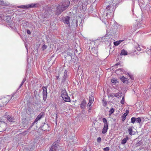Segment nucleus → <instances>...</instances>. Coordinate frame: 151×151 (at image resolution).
<instances>
[{
  "mask_svg": "<svg viewBox=\"0 0 151 151\" xmlns=\"http://www.w3.org/2000/svg\"><path fill=\"white\" fill-rule=\"evenodd\" d=\"M25 81H22L21 83H22V84H23L24 83V82Z\"/></svg>",
  "mask_w": 151,
  "mask_h": 151,
  "instance_id": "nucleus-51",
  "label": "nucleus"
},
{
  "mask_svg": "<svg viewBox=\"0 0 151 151\" xmlns=\"http://www.w3.org/2000/svg\"><path fill=\"white\" fill-rule=\"evenodd\" d=\"M102 121L104 123V125L108 126V123L107 122V120L105 118H103L102 119Z\"/></svg>",
  "mask_w": 151,
  "mask_h": 151,
  "instance_id": "nucleus-23",
  "label": "nucleus"
},
{
  "mask_svg": "<svg viewBox=\"0 0 151 151\" xmlns=\"http://www.w3.org/2000/svg\"><path fill=\"white\" fill-rule=\"evenodd\" d=\"M117 25H118V28L119 29H120L122 27V26L118 24H117Z\"/></svg>",
  "mask_w": 151,
  "mask_h": 151,
  "instance_id": "nucleus-42",
  "label": "nucleus"
},
{
  "mask_svg": "<svg viewBox=\"0 0 151 151\" xmlns=\"http://www.w3.org/2000/svg\"><path fill=\"white\" fill-rule=\"evenodd\" d=\"M27 33L28 34L30 35L31 34L30 31L29 30L27 29Z\"/></svg>",
  "mask_w": 151,
  "mask_h": 151,
  "instance_id": "nucleus-40",
  "label": "nucleus"
},
{
  "mask_svg": "<svg viewBox=\"0 0 151 151\" xmlns=\"http://www.w3.org/2000/svg\"><path fill=\"white\" fill-rule=\"evenodd\" d=\"M127 54V52L125 50L123 49L121 51V53H120L121 55H126Z\"/></svg>",
  "mask_w": 151,
  "mask_h": 151,
  "instance_id": "nucleus-21",
  "label": "nucleus"
},
{
  "mask_svg": "<svg viewBox=\"0 0 151 151\" xmlns=\"http://www.w3.org/2000/svg\"><path fill=\"white\" fill-rule=\"evenodd\" d=\"M111 82L112 83L114 84H116V83H118V81L115 79H112L111 80Z\"/></svg>",
  "mask_w": 151,
  "mask_h": 151,
  "instance_id": "nucleus-27",
  "label": "nucleus"
},
{
  "mask_svg": "<svg viewBox=\"0 0 151 151\" xmlns=\"http://www.w3.org/2000/svg\"><path fill=\"white\" fill-rule=\"evenodd\" d=\"M101 141V138L100 137H99L97 139V141L98 142H100Z\"/></svg>",
  "mask_w": 151,
  "mask_h": 151,
  "instance_id": "nucleus-37",
  "label": "nucleus"
},
{
  "mask_svg": "<svg viewBox=\"0 0 151 151\" xmlns=\"http://www.w3.org/2000/svg\"><path fill=\"white\" fill-rule=\"evenodd\" d=\"M44 116V113L43 112H41L38 116L37 117L35 120V122H37L38 120H40L41 118L43 117Z\"/></svg>",
  "mask_w": 151,
  "mask_h": 151,
  "instance_id": "nucleus-8",
  "label": "nucleus"
},
{
  "mask_svg": "<svg viewBox=\"0 0 151 151\" xmlns=\"http://www.w3.org/2000/svg\"><path fill=\"white\" fill-rule=\"evenodd\" d=\"M10 99V97L9 96H7L6 98H4L3 100V104L4 105H6V104L9 101Z\"/></svg>",
  "mask_w": 151,
  "mask_h": 151,
  "instance_id": "nucleus-9",
  "label": "nucleus"
},
{
  "mask_svg": "<svg viewBox=\"0 0 151 151\" xmlns=\"http://www.w3.org/2000/svg\"><path fill=\"white\" fill-rule=\"evenodd\" d=\"M47 46L46 45H44L42 47V48L43 50H44L47 48Z\"/></svg>",
  "mask_w": 151,
  "mask_h": 151,
  "instance_id": "nucleus-34",
  "label": "nucleus"
},
{
  "mask_svg": "<svg viewBox=\"0 0 151 151\" xmlns=\"http://www.w3.org/2000/svg\"><path fill=\"white\" fill-rule=\"evenodd\" d=\"M15 97V98H16L17 97V96L16 95V93H14V94H13L12 96L11 97V99H12L13 97Z\"/></svg>",
  "mask_w": 151,
  "mask_h": 151,
  "instance_id": "nucleus-36",
  "label": "nucleus"
},
{
  "mask_svg": "<svg viewBox=\"0 0 151 151\" xmlns=\"http://www.w3.org/2000/svg\"><path fill=\"white\" fill-rule=\"evenodd\" d=\"M62 98L66 102H70V98L68 95L66 96H65L64 97H62Z\"/></svg>",
  "mask_w": 151,
  "mask_h": 151,
  "instance_id": "nucleus-15",
  "label": "nucleus"
},
{
  "mask_svg": "<svg viewBox=\"0 0 151 151\" xmlns=\"http://www.w3.org/2000/svg\"><path fill=\"white\" fill-rule=\"evenodd\" d=\"M5 4H6L4 1H0V5H5Z\"/></svg>",
  "mask_w": 151,
  "mask_h": 151,
  "instance_id": "nucleus-35",
  "label": "nucleus"
},
{
  "mask_svg": "<svg viewBox=\"0 0 151 151\" xmlns=\"http://www.w3.org/2000/svg\"><path fill=\"white\" fill-rule=\"evenodd\" d=\"M22 85H23L22 83H21L20 85L19 88H21V87L22 86Z\"/></svg>",
  "mask_w": 151,
  "mask_h": 151,
  "instance_id": "nucleus-47",
  "label": "nucleus"
},
{
  "mask_svg": "<svg viewBox=\"0 0 151 151\" xmlns=\"http://www.w3.org/2000/svg\"><path fill=\"white\" fill-rule=\"evenodd\" d=\"M1 17L0 16V20H1Z\"/></svg>",
  "mask_w": 151,
  "mask_h": 151,
  "instance_id": "nucleus-53",
  "label": "nucleus"
},
{
  "mask_svg": "<svg viewBox=\"0 0 151 151\" xmlns=\"http://www.w3.org/2000/svg\"><path fill=\"white\" fill-rule=\"evenodd\" d=\"M115 97H119L121 96L122 95V92L119 91L118 93H115Z\"/></svg>",
  "mask_w": 151,
  "mask_h": 151,
  "instance_id": "nucleus-20",
  "label": "nucleus"
},
{
  "mask_svg": "<svg viewBox=\"0 0 151 151\" xmlns=\"http://www.w3.org/2000/svg\"><path fill=\"white\" fill-rule=\"evenodd\" d=\"M136 121V118L134 117H132L131 119V122L134 124Z\"/></svg>",
  "mask_w": 151,
  "mask_h": 151,
  "instance_id": "nucleus-26",
  "label": "nucleus"
},
{
  "mask_svg": "<svg viewBox=\"0 0 151 151\" xmlns=\"http://www.w3.org/2000/svg\"><path fill=\"white\" fill-rule=\"evenodd\" d=\"M86 103V101L85 99H84L81 104L80 106L82 109H85Z\"/></svg>",
  "mask_w": 151,
  "mask_h": 151,
  "instance_id": "nucleus-12",
  "label": "nucleus"
},
{
  "mask_svg": "<svg viewBox=\"0 0 151 151\" xmlns=\"http://www.w3.org/2000/svg\"><path fill=\"white\" fill-rule=\"evenodd\" d=\"M128 132L129 134L130 135H132L134 134V132L132 129V127H129L128 129Z\"/></svg>",
  "mask_w": 151,
  "mask_h": 151,
  "instance_id": "nucleus-13",
  "label": "nucleus"
},
{
  "mask_svg": "<svg viewBox=\"0 0 151 151\" xmlns=\"http://www.w3.org/2000/svg\"><path fill=\"white\" fill-rule=\"evenodd\" d=\"M52 11H53V10L50 9L45 11L44 13L42 14V18L43 19L48 18L52 14Z\"/></svg>",
  "mask_w": 151,
  "mask_h": 151,
  "instance_id": "nucleus-4",
  "label": "nucleus"
},
{
  "mask_svg": "<svg viewBox=\"0 0 151 151\" xmlns=\"http://www.w3.org/2000/svg\"><path fill=\"white\" fill-rule=\"evenodd\" d=\"M26 80V79L25 78H24L23 80V81H25Z\"/></svg>",
  "mask_w": 151,
  "mask_h": 151,
  "instance_id": "nucleus-49",
  "label": "nucleus"
},
{
  "mask_svg": "<svg viewBox=\"0 0 151 151\" xmlns=\"http://www.w3.org/2000/svg\"><path fill=\"white\" fill-rule=\"evenodd\" d=\"M92 103H93L89 102V103L88 104V106H89V107H90L91 105V104Z\"/></svg>",
  "mask_w": 151,
  "mask_h": 151,
  "instance_id": "nucleus-38",
  "label": "nucleus"
},
{
  "mask_svg": "<svg viewBox=\"0 0 151 151\" xmlns=\"http://www.w3.org/2000/svg\"><path fill=\"white\" fill-rule=\"evenodd\" d=\"M56 79L57 80H58L59 79V76H57L56 78Z\"/></svg>",
  "mask_w": 151,
  "mask_h": 151,
  "instance_id": "nucleus-46",
  "label": "nucleus"
},
{
  "mask_svg": "<svg viewBox=\"0 0 151 151\" xmlns=\"http://www.w3.org/2000/svg\"><path fill=\"white\" fill-rule=\"evenodd\" d=\"M26 148H24V151H26Z\"/></svg>",
  "mask_w": 151,
  "mask_h": 151,
  "instance_id": "nucleus-52",
  "label": "nucleus"
},
{
  "mask_svg": "<svg viewBox=\"0 0 151 151\" xmlns=\"http://www.w3.org/2000/svg\"><path fill=\"white\" fill-rule=\"evenodd\" d=\"M92 50L93 51V53L96 54V55L97 54V53L98 52V51L96 49H95V48H93L92 49Z\"/></svg>",
  "mask_w": 151,
  "mask_h": 151,
  "instance_id": "nucleus-25",
  "label": "nucleus"
},
{
  "mask_svg": "<svg viewBox=\"0 0 151 151\" xmlns=\"http://www.w3.org/2000/svg\"><path fill=\"white\" fill-rule=\"evenodd\" d=\"M141 119L140 118L138 117L137 118H136V122L138 123H140L141 122Z\"/></svg>",
  "mask_w": 151,
  "mask_h": 151,
  "instance_id": "nucleus-28",
  "label": "nucleus"
},
{
  "mask_svg": "<svg viewBox=\"0 0 151 151\" xmlns=\"http://www.w3.org/2000/svg\"><path fill=\"white\" fill-rule=\"evenodd\" d=\"M115 93H111L110 94L109 96L112 97H115Z\"/></svg>",
  "mask_w": 151,
  "mask_h": 151,
  "instance_id": "nucleus-33",
  "label": "nucleus"
},
{
  "mask_svg": "<svg viewBox=\"0 0 151 151\" xmlns=\"http://www.w3.org/2000/svg\"><path fill=\"white\" fill-rule=\"evenodd\" d=\"M119 70H120L121 71H123V68H120V69H118L116 70V71L117 72V71Z\"/></svg>",
  "mask_w": 151,
  "mask_h": 151,
  "instance_id": "nucleus-39",
  "label": "nucleus"
},
{
  "mask_svg": "<svg viewBox=\"0 0 151 151\" xmlns=\"http://www.w3.org/2000/svg\"><path fill=\"white\" fill-rule=\"evenodd\" d=\"M108 129V126H104V127L102 131V133L103 134L105 133L107 131Z\"/></svg>",
  "mask_w": 151,
  "mask_h": 151,
  "instance_id": "nucleus-17",
  "label": "nucleus"
},
{
  "mask_svg": "<svg viewBox=\"0 0 151 151\" xmlns=\"http://www.w3.org/2000/svg\"><path fill=\"white\" fill-rule=\"evenodd\" d=\"M45 125H47V124H45Z\"/></svg>",
  "mask_w": 151,
  "mask_h": 151,
  "instance_id": "nucleus-54",
  "label": "nucleus"
},
{
  "mask_svg": "<svg viewBox=\"0 0 151 151\" xmlns=\"http://www.w3.org/2000/svg\"><path fill=\"white\" fill-rule=\"evenodd\" d=\"M137 50L139 51H140L141 50V48L140 47V45H138L136 47Z\"/></svg>",
  "mask_w": 151,
  "mask_h": 151,
  "instance_id": "nucleus-31",
  "label": "nucleus"
},
{
  "mask_svg": "<svg viewBox=\"0 0 151 151\" xmlns=\"http://www.w3.org/2000/svg\"><path fill=\"white\" fill-rule=\"evenodd\" d=\"M119 65V64L118 63H116V64H115L114 65V66H116V65Z\"/></svg>",
  "mask_w": 151,
  "mask_h": 151,
  "instance_id": "nucleus-48",
  "label": "nucleus"
},
{
  "mask_svg": "<svg viewBox=\"0 0 151 151\" xmlns=\"http://www.w3.org/2000/svg\"><path fill=\"white\" fill-rule=\"evenodd\" d=\"M89 109L88 110V111L89 112H91V107H89Z\"/></svg>",
  "mask_w": 151,
  "mask_h": 151,
  "instance_id": "nucleus-43",
  "label": "nucleus"
},
{
  "mask_svg": "<svg viewBox=\"0 0 151 151\" xmlns=\"http://www.w3.org/2000/svg\"><path fill=\"white\" fill-rule=\"evenodd\" d=\"M58 145L56 142H54L52 144L49 151H56L58 147Z\"/></svg>",
  "mask_w": 151,
  "mask_h": 151,
  "instance_id": "nucleus-5",
  "label": "nucleus"
},
{
  "mask_svg": "<svg viewBox=\"0 0 151 151\" xmlns=\"http://www.w3.org/2000/svg\"><path fill=\"white\" fill-rule=\"evenodd\" d=\"M129 138L127 137H126L123 140H122L121 142V144L122 145L125 144L127 142V141L128 140Z\"/></svg>",
  "mask_w": 151,
  "mask_h": 151,
  "instance_id": "nucleus-18",
  "label": "nucleus"
},
{
  "mask_svg": "<svg viewBox=\"0 0 151 151\" xmlns=\"http://www.w3.org/2000/svg\"><path fill=\"white\" fill-rule=\"evenodd\" d=\"M124 102H125L124 98V96L122 97V99L121 101L120 102L122 104H124Z\"/></svg>",
  "mask_w": 151,
  "mask_h": 151,
  "instance_id": "nucleus-30",
  "label": "nucleus"
},
{
  "mask_svg": "<svg viewBox=\"0 0 151 151\" xmlns=\"http://www.w3.org/2000/svg\"><path fill=\"white\" fill-rule=\"evenodd\" d=\"M114 109L113 108H111L109 111V114L111 115L114 113Z\"/></svg>",
  "mask_w": 151,
  "mask_h": 151,
  "instance_id": "nucleus-29",
  "label": "nucleus"
},
{
  "mask_svg": "<svg viewBox=\"0 0 151 151\" xmlns=\"http://www.w3.org/2000/svg\"><path fill=\"white\" fill-rule=\"evenodd\" d=\"M39 6V4H31L28 5H21L18 6V8L25 9L27 8H34L38 7Z\"/></svg>",
  "mask_w": 151,
  "mask_h": 151,
  "instance_id": "nucleus-3",
  "label": "nucleus"
},
{
  "mask_svg": "<svg viewBox=\"0 0 151 151\" xmlns=\"http://www.w3.org/2000/svg\"><path fill=\"white\" fill-rule=\"evenodd\" d=\"M61 95L62 98L68 95L67 92L65 89H62L61 92Z\"/></svg>",
  "mask_w": 151,
  "mask_h": 151,
  "instance_id": "nucleus-11",
  "label": "nucleus"
},
{
  "mask_svg": "<svg viewBox=\"0 0 151 151\" xmlns=\"http://www.w3.org/2000/svg\"><path fill=\"white\" fill-rule=\"evenodd\" d=\"M25 81H22L21 83H22V84H23L24 83V82Z\"/></svg>",
  "mask_w": 151,
  "mask_h": 151,
  "instance_id": "nucleus-50",
  "label": "nucleus"
},
{
  "mask_svg": "<svg viewBox=\"0 0 151 151\" xmlns=\"http://www.w3.org/2000/svg\"><path fill=\"white\" fill-rule=\"evenodd\" d=\"M107 104V102L106 101H104V102L103 105L104 106H106V105Z\"/></svg>",
  "mask_w": 151,
  "mask_h": 151,
  "instance_id": "nucleus-41",
  "label": "nucleus"
},
{
  "mask_svg": "<svg viewBox=\"0 0 151 151\" xmlns=\"http://www.w3.org/2000/svg\"><path fill=\"white\" fill-rule=\"evenodd\" d=\"M67 72L66 70H65L64 72V76L63 77L62 79L63 82H64L65 81L66 78H67Z\"/></svg>",
  "mask_w": 151,
  "mask_h": 151,
  "instance_id": "nucleus-16",
  "label": "nucleus"
},
{
  "mask_svg": "<svg viewBox=\"0 0 151 151\" xmlns=\"http://www.w3.org/2000/svg\"><path fill=\"white\" fill-rule=\"evenodd\" d=\"M120 79L124 83H127L128 82L127 78H125L123 76L120 78Z\"/></svg>",
  "mask_w": 151,
  "mask_h": 151,
  "instance_id": "nucleus-14",
  "label": "nucleus"
},
{
  "mask_svg": "<svg viewBox=\"0 0 151 151\" xmlns=\"http://www.w3.org/2000/svg\"><path fill=\"white\" fill-rule=\"evenodd\" d=\"M70 2L68 1H66L65 2L62 4H60L57 7V9L56 11V14L59 15L63 11L66 9L69 6Z\"/></svg>",
  "mask_w": 151,
  "mask_h": 151,
  "instance_id": "nucleus-1",
  "label": "nucleus"
},
{
  "mask_svg": "<svg viewBox=\"0 0 151 151\" xmlns=\"http://www.w3.org/2000/svg\"><path fill=\"white\" fill-rule=\"evenodd\" d=\"M128 75H129V77H130L132 79H133V77H132L131 76V75H130L129 74H128Z\"/></svg>",
  "mask_w": 151,
  "mask_h": 151,
  "instance_id": "nucleus-44",
  "label": "nucleus"
},
{
  "mask_svg": "<svg viewBox=\"0 0 151 151\" xmlns=\"http://www.w3.org/2000/svg\"><path fill=\"white\" fill-rule=\"evenodd\" d=\"M124 40H121L119 41H117L114 42V44L115 46H118L119 45L121 42H122Z\"/></svg>",
  "mask_w": 151,
  "mask_h": 151,
  "instance_id": "nucleus-19",
  "label": "nucleus"
},
{
  "mask_svg": "<svg viewBox=\"0 0 151 151\" xmlns=\"http://www.w3.org/2000/svg\"><path fill=\"white\" fill-rule=\"evenodd\" d=\"M43 89V100L44 101H45L47 99V88L45 87H43L42 88Z\"/></svg>",
  "mask_w": 151,
  "mask_h": 151,
  "instance_id": "nucleus-6",
  "label": "nucleus"
},
{
  "mask_svg": "<svg viewBox=\"0 0 151 151\" xmlns=\"http://www.w3.org/2000/svg\"><path fill=\"white\" fill-rule=\"evenodd\" d=\"M89 102L93 103L94 101V97L93 96L91 95L89 98Z\"/></svg>",
  "mask_w": 151,
  "mask_h": 151,
  "instance_id": "nucleus-24",
  "label": "nucleus"
},
{
  "mask_svg": "<svg viewBox=\"0 0 151 151\" xmlns=\"http://www.w3.org/2000/svg\"><path fill=\"white\" fill-rule=\"evenodd\" d=\"M70 19V18L68 16L64 17L63 19L64 23L67 24L69 27H70V23L69 22Z\"/></svg>",
  "mask_w": 151,
  "mask_h": 151,
  "instance_id": "nucleus-7",
  "label": "nucleus"
},
{
  "mask_svg": "<svg viewBox=\"0 0 151 151\" xmlns=\"http://www.w3.org/2000/svg\"><path fill=\"white\" fill-rule=\"evenodd\" d=\"M25 47L27 48L26 46L25 45Z\"/></svg>",
  "mask_w": 151,
  "mask_h": 151,
  "instance_id": "nucleus-55",
  "label": "nucleus"
},
{
  "mask_svg": "<svg viewBox=\"0 0 151 151\" xmlns=\"http://www.w3.org/2000/svg\"><path fill=\"white\" fill-rule=\"evenodd\" d=\"M114 9V6L113 4H111L106 7V16L108 18H111L113 17L114 13L113 12Z\"/></svg>",
  "mask_w": 151,
  "mask_h": 151,
  "instance_id": "nucleus-2",
  "label": "nucleus"
},
{
  "mask_svg": "<svg viewBox=\"0 0 151 151\" xmlns=\"http://www.w3.org/2000/svg\"><path fill=\"white\" fill-rule=\"evenodd\" d=\"M129 112L128 110L126 111L125 113L122 116V120L123 122H124L125 120L126 116L127 115Z\"/></svg>",
  "mask_w": 151,
  "mask_h": 151,
  "instance_id": "nucleus-10",
  "label": "nucleus"
},
{
  "mask_svg": "<svg viewBox=\"0 0 151 151\" xmlns=\"http://www.w3.org/2000/svg\"><path fill=\"white\" fill-rule=\"evenodd\" d=\"M37 122H35V120L32 123V126H33L34 124L36 123Z\"/></svg>",
  "mask_w": 151,
  "mask_h": 151,
  "instance_id": "nucleus-45",
  "label": "nucleus"
},
{
  "mask_svg": "<svg viewBox=\"0 0 151 151\" xmlns=\"http://www.w3.org/2000/svg\"><path fill=\"white\" fill-rule=\"evenodd\" d=\"M7 119L10 122H12L14 120V117L10 116H7Z\"/></svg>",
  "mask_w": 151,
  "mask_h": 151,
  "instance_id": "nucleus-22",
  "label": "nucleus"
},
{
  "mask_svg": "<svg viewBox=\"0 0 151 151\" xmlns=\"http://www.w3.org/2000/svg\"><path fill=\"white\" fill-rule=\"evenodd\" d=\"M109 148L108 147H106L104 148V151H109Z\"/></svg>",
  "mask_w": 151,
  "mask_h": 151,
  "instance_id": "nucleus-32",
  "label": "nucleus"
}]
</instances>
